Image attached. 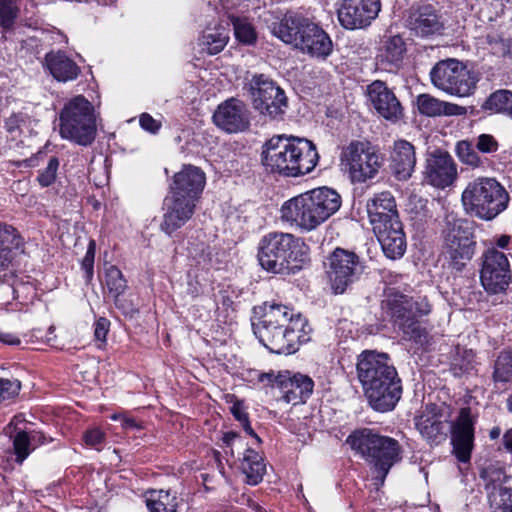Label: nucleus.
Returning a JSON list of instances; mask_svg holds the SVG:
<instances>
[{
    "label": "nucleus",
    "mask_w": 512,
    "mask_h": 512,
    "mask_svg": "<svg viewBox=\"0 0 512 512\" xmlns=\"http://www.w3.org/2000/svg\"><path fill=\"white\" fill-rule=\"evenodd\" d=\"M123 416H124V415H121V414H113V415L111 416V419H112V420H114V421L119 420V421H121V422H122V417H123Z\"/></svg>",
    "instance_id": "obj_62"
},
{
    "label": "nucleus",
    "mask_w": 512,
    "mask_h": 512,
    "mask_svg": "<svg viewBox=\"0 0 512 512\" xmlns=\"http://www.w3.org/2000/svg\"><path fill=\"white\" fill-rule=\"evenodd\" d=\"M475 147L483 154H493L498 151L499 143L491 134H480L475 140Z\"/></svg>",
    "instance_id": "obj_47"
},
{
    "label": "nucleus",
    "mask_w": 512,
    "mask_h": 512,
    "mask_svg": "<svg viewBox=\"0 0 512 512\" xmlns=\"http://www.w3.org/2000/svg\"><path fill=\"white\" fill-rule=\"evenodd\" d=\"M19 14L16 0H0V26L9 30L13 27Z\"/></svg>",
    "instance_id": "obj_43"
},
{
    "label": "nucleus",
    "mask_w": 512,
    "mask_h": 512,
    "mask_svg": "<svg viewBox=\"0 0 512 512\" xmlns=\"http://www.w3.org/2000/svg\"><path fill=\"white\" fill-rule=\"evenodd\" d=\"M418 110L422 115L429 117L436 116H459L466 113L463 106L441 101L429 94H421L417 97Z\"/></svg>",
    "instance_id": "obj_33"
},
{
    "label": "nucleus",
    "mask_w": 512,
    "mask_h": 512,
    "mask_svg": "<svg viewBox=\"0 0 512 512\" xmlns=\"http://www.w3.org/2000/svg\"><path fill=\"white\" fill-rule=\"evenodd\" d=\"M507 406L510 412H512V394L507 399Z\"/></svg>",
    "instance_id": "obj_64"
},
{
    "label": "nucleus",
    "mask_w": 512,
    "mask_h": 512,
    "mask_svg": "<svg viewBox=\"0 0 512 512\" xmlns=\"http://www.w3.org/2000/svg\"><path fill=\"white\" fill-rule=\"evenodd\" d=\"M455 153L459 161L473 169L483 166L484 161L478 155L475 143L469 140H461L456 143Z\"/></svg>",
    "instance_id": "obj_38"
},
{
    "label": "nucleus",
    "mask_w": 512,
    "mask_h": 512,
    "mask_svg": "<svg viewBox=\"0 0 512 512\" xmlns=\"http://www.w3.org/2000/svg\"><path fill=\"white\" fill-rule=\"evenodd\" d=\"M341 206V197L333 189L321 187L286 201L281 219L290 224H322Z\"/></svg>",
    "instance_id": "obj_7"
},
{
    "label": "nucleus",
    "mask_w": 512,
    "mask_h": 512,
    "mask_svg": "<svg viewBox=\"0 0 512 512\" xmlns=\"http://www.w3.org/2000/svg\"><path fill=\"white\" fill-rule=\"evenodd\" d=\"M423 174L428 184L445 189L457 179V164L448 152L436 150L427 155Z\"/></svg>",
    "instance_id": "obj_21"
},
{
    "label": "nucleus",
    "mask_w": 512,
    "mask_h": 512,
    "mask_svg": "<svg viewBox=\"0 0 512 512\" xmlns=\"http://www.w3.org/2000/svg\"><path fill=\"white\" fill-rule=\"evenodd\" d=\"M23 421L21 415L15 416L6 428V433L13 439V450L16 456V462L19 464H22L34 449V447H32V441H37L39 444L44 443L42 433L37 432L29 436L18 427Z\"/></svg>",
    "instance_id": "obj_29"
},
{
    "label": "nucleus",
    "mask_w": 512,
    "mask_h": 512,
    "mask_svg": "<svg viewBox=\"0 0 512 512\" xmlns=\"http://www.w3.org/2000/svg\"><path fill=\"white\" fill-rule=\"evenodd\" d=\"M481 108L493 114H502L512 118V91L499 89L492 92Z\"/></svg>",
    "instance_id": "obj_36"
},
{
    "label": "nucleus",
    "mask_w": 512,
    "mask_h": 512,
    "mask_svg": "<svg viewBox=\"0 0 512 512\" xmlns=\"http://www.w3.org/2000/svg\"><path fill=\"white\" fill-rule=\"evenodd\" d=\"M253 108L262 116L282 119L288 107L285 92L265 74H254L245 85Z\"/></svg>",
    "instance_id": "obj_12"
},
{
    "label": "nucleus",
    "mask_w": 512,
    "mask_h": 512,
    "mask_svg": "<svg viewBox=\"0 0 512 512\" xmlns=\"http://www.w3.org/2000/svg\"><path fill=\"white\" fill-rule=\"evenodd\" d=\"M370 224H393L399 222L395 198L390 192L377 194L367 204Z\"/></svg>",
    "instance_id": "obj_28"
},
{
    "label": "nucleus",
    "mask_w": 512,
    "mask_h": 512,
    "mask_svg": "<svg viewBox=\"0 0 512 512\" xmlns=\"http://www.w3.org/2000/svg\"><path fill=\"white\" fill-rule=\"evenodd\" d=\"M231 21L234 27L235 37L239 42L251 45L256 41L255 30L245 19L231 17Z\"/></svg>",
    "instance_id": "obj_42"
},
{
    "label": "nucleus",
    "mask_w": 512,
    "mask_h": 512,
    "mask_svg": "<svg viewBox=\"0 0 512 512\" xmlns=\"http://www.w3.org/2000/svg\"><path fill=\"white\" fill-rule=\"evenodd\" d=\"M408 26L417 36L427 37L439 33L443 29V22L432 5L422 4L411 7Z\"/></svg>",
    "instance_id": "obj_25"
},
{
    "label": "nucleus",
    "mask_w": 512,
    "mask_h": 512,
    "mask_svg": "<svg viewBox=\"0 0 512 512\" xmlns=\"http://www.w3.org/2000/svg\"><path fill=\"white\" fill-rule=\"evenodd\" d=\"M225 453L233 458L236 456L240 461L239 468L246 476V482L250 485H257L263 479L266 471V465L262 456L253 449L245 448L246 443L235 432H227L223 436Z\"/></svg>",
    "instance_id": "obj_16"
},
{
    "label": "nucleus",
    "mask_w": 512,
    "mask_h": 512,
    "mask_svg": "<svg viewBox=\"0 0 512 512\" xmlns=\"http://www.w3.org/2000/svg\"><path fill=\"white\" fill-rule=\"evenodd\" d=\"M511 240V237L509 235H502L497 239V246L499 248L505 249L509 242Z\"/></svg>",
    "instance_id": "obj_58"
},
{
    "label": "nucleus",
    "mask_w": 512,
    "mask_h": 512,
    "mask_svg": "<svg viewBox=\"0 0 512 512\" xmlns=\"http://www.w3.org/2000/svg\"><path fill=\"white\" fill-rule=\"evenodd\" d=\"M509 195L493 178H478L470 182L462 193V202L468 213L489 221L504 211Z\"/></svg>",
    "instance_id": "obj_11"
},
{
    "label": "nucleus",
    "mask_w": 512,
    "mask_h": 512,
    "mask_svg": "<svg viewBox=\"0 0 512 512\" xmlns=\"http://www.w3.org/2000/svg\"><path fill=\"white\" fill-rule=\"evenodd\" d=\"M21 383L18 379L0 378V403L18 396Z\"/></svg>",
    "instance_id": "obj_45"
},
{
    "label": "nucleus",
    "mask_w": 512,
    "mask_h": 512,
    "mask_svg": "<svg viewBox=\"0 0 512 512\" xmlns=\"http://www.w3.org/2000/svg\"><path fill=\"white\" fill-rule=\"evenodd\" d=\"M402 277L401 274H396L391 271L384 272L382 275L384 282L388 285L397 284Z\"/></svg>",
    "instance_id": "obj_55"
},
{
    "label": "nucleus",
    "mask_w": 512,
    "mask_h": 512,
    "mask_svg": "<svg viewBox=\"0 0 512 512\" xmlns=\"http://www.w3.org/2000/svg\"><path fill=\"white\" fill-rule=\"evenodd\" d=\"M45 67L59 82L73 81L81 73L80 67L63 51H51L45 55Z\"/></svg>",
    "instance_id": "obj_31"
},
{
    "label": "nucleus",
    "mask_w": 512,
    "mask_h": 512,
    "mask_svg": "<svg viewBox=\"0 0 512 512\" xmlns=\"http://www.w3.org/2000/svg\"><path fill=\"white\" fill-rule=\"evenodd\" d=\"M206 184V176L201 168L184 164L172 177L170 193L200 199Z\"/></svg>",
    "instance_id": "obj_24"
},
{
    "label": "nucleus",
    "mask_w": 512,
    "mask_h": 512,
    "mask_svg": "<svg viewBox=\"0 0 512 512\" xmlns=\"http://www.w3.org/2000/svg\"><path fill=\"white\" fill-rule=\"evenodd\" d=\"M406 53V43L399 35L386 38L377 54L381 65L398 68L403 62Z\"/></svg>",
    "instance_id": "obj_34"
},
{
    "label": "nucleus",
    "mask_w": 512,
    "mask_h": 512,
    "mask_svg": "<svg viewBox=\"0 0 512 512\" xmlns=\"http://www.w3.org/2000/svg\"><path fill=\"white\" fill-rule=\"evenodd\" d=\"M170 194L171 197L166 199L167 210L164 214L166 224H176L177 222L190 220L199 199L180 196L175 193Z\"/></svg>",
    "instance_id": "obj_32"
},
{
    "label": "nucleus",
    "mask_w": 512,
    "mask_h": 512,
    "mask_svg": "<svg viewBox=\"0 0 512 512\" xmlns=\"http://www.w3.org/2000/svg\"><path fill=\"white\" fill-rule=\"evenodd\" d=\"M480 281L483 288L491 294L507 289L511 281V271L508 258L503 252L491 248L482 255Z\"/></svg>",
    "instance_id": "obj_19"
},
{
    "label": "nucleus",
    "mask_w": 512,
    "mask_h": 512,
    "mask_svg": "<svg viewBox=\"0 0 512 512\" xmlns=\"http://www.w3.org/2000/svg\"><path fill=\"white\" fill-rule=\"evenodd\" d=\"M452 366L454 370H459L460 373H465L474 367V353L472 350L464 348H456L453 357Z\"/></svg>",
    "instance_id": "obj_44"
},
{
    "label": "nucleus",
    "mask_w": 512,
    "mask_h": 512,
    "mask_svg": "<svg viewBox=\"0 0 512 512\" xmlns=\"http://www.w3.org/2000/svg\"><path fill=\"white\" fill-rule=\"evenodd\" d=\"M26 115L19 112L13 113L5 119L4 128L13 136V138L20 136L21 126L25 123Z\"/></svg>",
    "instance_id": "obj_48"
},
{
    "label": "nucleus",
    "mask_w": 512,
    "mask_h": 512,
    "mask_svg": "<svg viewBox=\"0 0 512 512\" xmlns=\"http://www.w3.org/2000/svg\"><path fill=\"white\" fill-rule=\"evenodd\" d=\"M449 415L446 409L436 404H427L415 417V427L420 435L430 444L437 445L447 438L450 429ZM452 445L455 456L460 462L470 460L474 440L473 421L469 409H462L451 427Z\"/></svg>",
    "instance_id": "obj_4"
},
{
    "label": "nucleus",
    "mask_w": 512,
    "mask_h": 512,
    "mask_svg": "<svg viewBox=\"0 0 512 512\" xmlns=\"http://www.w3.org/2000/svg\"><path fill=\"white\" fill-rule=\"evenodd\" d=\"M465 1L467 2L468 5L471 6V8H474V6L480 2V0H465Z\"/></svg>",
    "instance_id": "obj_63"
},
{
    "label": "nucleus",
    "mask_w": 512,
    "mask_h": 512,
    "mask_svg": "<svg viewBox=\"0 0 512 512\" xmlns=\"http://www.w3.org/2000/svg\"><path fill=\"white\" fill-rule=\"evenodd\" d=\"M251 508L255 510L256 512H266L264 508H262L260 505L254 503L251 505Z\"/></svg>",
    "instance_id": "obj_61"
},
{
    "label": "nucleus",
    "mask_w": 512,
    "mask_h": 512,
    "mask_svg": "<svg viewBox=\"0 0 512 512\" xmlns=\"http://www.w3.org/2000/svg\"><path fill=\"white\" fill-rule=\"evenodd\" d=\"M271 32L284 43L293 45L311 57L325 59L333 50L330 36L303 17L286 14L281 21L273 23Z\"/></svg>",
    "instance_id": "obj_6"
},
{
    "label": "nucleus",
    "mask_w": 512,
    "mask_h": 512,
    "mask_svg": "<svg viewBox=\"0 0 512 512\" xmlns=\"http://www.w3.org/2000/svg\"><path fill=\"white\" fill-rule=\"evenodd\" d=\"M96 252V242L91 239L88 243L86 254L82 260L81 266L85 271L86 279L91 280L94 274V260Z\"/></svg>",
    "instance_id": "obj_49"
},
{
    "label": "nucleus",
    "mask_w": 512,
    "mask_h": 512,
    "mask_svg": "<svg viewBox=\"0 0 512 512\" xmlns=\"http://www.w3.org/2000/svg\"><path fill=\"white\" fill-rule=\"evenodd\" d=\"M430 78L436 88L457 97L471 95L477 83L474 73L457 59L436 63L430 71Z\"/></svg>",
    "instance_id": "obj_13"
},
{
    "label": "nucleus",
    "mask_w": 512,
    "mask_h": 512,
    "mask_svg": "<svg viewBox=\"0 0 512 512\" xmlns=\"http://www.w3.org/2000/svg\"><path fill=\"white\" fill-rule=\"evenodd\" d=\"M308 259V247L289 233H270L259 244L258 260L263 269L275 274L299 271Z\"/></svg>",
    "instance_id": "obj_5"
},
{
    "label": "nucleus",
    "mask_w": 512,
    "mask_h": 512,
    "mask_svg": "<svg viewBox=\"0 0 512 512\" xmlns=\"http://www.w3.org/2000/svg\"><path fill=\"white\" fill-rule=\"evenodd\" d=\"M416 165V151L412 143L396 140L390 153V168L398 180H408Z\"/></svg>",
    "instance_id": "obj_26"
},
{
    "label": "nucleus",
    "mask_w": 512,
    "mask_h": 512,
    "mask_svg": "<svg viewBox=\"0 0 512 512\" xmlns=\"http://www.w3.org/2000/svg\"><path fill=\"white\" fill-rule=\"evenodd\" d=\"M146 505L150 512H176L177 498L169 491L153 490L149 492Z\"/></svg>",
    "instance_id": "obj_37"
},
{
    "label": "nucleus",
    "mask_w": 512,
    "mask_h": 512,
    "mask_svg": "<svg viewBox=\"0 0 512 512\" xmlns=\"http://www.w3.org/2000/svg\"><path fill=\"white\" fill-rule=\"evenodd\" d=\"M491 512H512V488L500 486L489 494Z\"/></svg>",
    "instance_id": "obj_39"
},
{
    "label": "nucleus",
    "mask_w": 512,
    "mask_h": 512,
    "mask_svg": "<svg viewBox=\"0 0 512 512\" xmlns=\"http://www.w3.org/2000/svg\"><path fill=\"white\" fill-rule=\"evenodd\" d=\"M476 240L471 226H448L444 231V254L449 265L461 271L475 253Z\"/></svg>",
    "instance_id": "obj_17"
},
{
    "label": "nucleus",
    "mask_w": 512,
    "mask_h": 512,
    "mask_svg": "<svg viewBox=\"0 0 512 512\" xmlns=\"http://www.w3.org/2000/svg\"><path fill=\"white\" fill-rule=\"evenodd\" d=\"M352 450L366 458L374 467L377 481L382 485L390 469L401 460L397 440L374 433L370 429L353 432L346 439Z\"/></svg>",
    "instance_id": "obj_8"
},
{
    "label": "nucleus",
    "mask_w": 512,
    "mask_h": 512,
    "mask_svg": "<svg viewBox=\"0 0 512 512\" xmlns=\"http://www.w3.org/2000/svg\"><path fill=\"white\" fill-rule=\"evenodd\" d=\"M83 440L87 446L100 451L103 448L105 434L99 428H91L85 432Z\"/></svg>",
    "instance_id": "obj_51"
},
{
    "label": "nucleus",
    "mask_w": 512,
    "mask_h": 512,
    "mask_svg": "<svg viewBox=\"0 0 512 512\" xmlns=\"http://www.w3.org/2000/svg\"><path fill=\"white\" fill-rule=\"evenodd\" d=\"M88 202L92 205L94 210H98L101 207V203L94 198L89 199Z\"/></svg>",
    "instance_id": "obj_60"
},
{
    "label": "nucleus",
    "mask_w": 512,
    "mask_h": 512,
    "mask_svg": "<svg viewBox=\"0 0 512 512\" xmlns=\"http://www.w3.org/2000/svg\"><path fill=\"white\" fill-rule=\"evenodd\" d=\"M374 233L388 258L398 259L404 255L406 237L402 226H374Z\"/></svg>",
    "instance_id": "obj_30"
},
{
    "label": "nucleus",
    "mask_w": 512,
    "mask_h": 512,
    "mask_svg": "<svg viewBox=\"0 0 512 512\" xmlns=\"http://www.w3.org/2000/svg\"><path fill=\"white\" fill-rule=\"evenodd\" d=\"M341 163L353 183H365L378 174L383 158L369 142L356 140L343 149Z\"/></svg>",
    "instance_id": "obj_14"
},
{
    "label": "nucleus",
    "mask_w": 512,
    "mask_h": 512,
    "mask_svg": "<svg viewBox=\"0 0 512 512\" xmlns=\"http://www.w3.org/2000/svg\"><path fill=\"white\" fill-rule=\"evenodd\" d=\"M318 160L316 145L306 138L275 135L262 146L261 163L270 174L304 176L314 170Z\"/></svg>",
    "instance_id": "obj_3"
},
{
    "label": "nucleus",
    "mask_w": 512,
    "mask_h": 512,
    "mask_svg": "<svg viewBox=\"0 0 512 512\" xmlns=\"http://www.w3.org/2000/svg\"><path fill=\"white\" fill-rule=\"evenodd\" d=\"M106 285L107 288L115 298L117 304L118 297L122 295L127 287L126 280L123 277L122 272L115 266H111L106 271Z\"/></svg>",
    "instance_id": "obj_41"
},
{
    "label": "nucleus",
    "mask_w": 512,
    "mask_h": 512,
    "mask_svg": "<svg viewBox=\"0 0 512 512\" xmlns=\"http://www.w3.org/2000/svg\"><path fill=\"white\" fill-rule=\"evenodd\" d=\"M254 335L270 352L293 354L310 339L307 320L292 308L276 303H264L254 308Z\"/></svg>",
    "instance_id": "obj_1"
},
{
    "label": "nucleus",
    "mask_w": 512,
    "mask_h": 512,
    "mask_svg": "<svg viewBox=\"0 0 512 512\" xmlns=\"http://www.w3.org/2000/svg\"><path fill=\"white\" fill-rule=\"evenodd\" d=\"M228 40V30L224 26L218 25L214 29H207L203 32L199 39V45L209 55H215L225 48Z\"/></svg>",
    "instance_id": "obj_35"
},
{
    "label": "nucleus",
    "mask_w": 512,
    "mask_h": 512,
    "mask_svg": "<svg viewBox=\"0 0 512 512\" xmlns=\"http://www.w3.org/2000/svg\"><path fill=\"white\" fill-rule=\"evenodd\" d=\"M141 128L149 133L156 134L162 127L159 120L154 119L149 113H142L139 117Z\"/></svg>",
    "instance_id": "obj_52"
},
{
    "label": "nucleus",
    "mask_w": 512,
    "mask_h": 512,
    "mask_svg": "<svg viewBox=\"0 0 512 512\" xmlns=\"http://www.w3.org/2000/svg\"><path fill=\"white\" fill-rule=\"evenodd\" d=\"M58 167V158L51 157L47 163V166L39 173L37 177V180L42 187H48L55 182Z\"/></svg>",
    "instance_id": "obj_46"
},
{
    "label": "nucleus",
    "mask_w": 512,
    "mask_h": 512,
    "mask_svg": "<svg viewBox=\"0 0 512 512\" xmlns=\"http://www.w3.org/2000/svg\"><path fill=\"white\" fill-rule=\"evenodd\" d=\"M109 325L110 323L106 318H99L95 322L94 335L96 340L102 343L105 342L109 330Z\"/></svg>",
    "instance_id": "obj_53"
},
{
    "label": "nucleus",
    "mask_w": 512,
    "mask_h": 512,
    "mask_svg": "<svg viewBox=\"0 0 512 512\" xmlns=\"http://www.w3.org/2000/svg\"><path fill=\"white\" fill-rule=\"evenodd\" d=\"M257 378L261 383L278 388L283 401L292 405L305 403L314 388V382L309 376L301 373L293 374L287 370L260 372Z\"/></svg>",
    "instance_id": "obj_15"
},
{
    "label": "nucleus",
    "mask_w": 512,
    "mask_h": 512,
    "mask_svg": "<svg viewBox=\"0 0 512 512\" xmlns=\"http://www.w3.org/2000/svg\"><path fill=\"white\" fill-rule=\"evenodd\" d=\"M356 368L371 407L380 412L392 410L401 398L402 385L389 356L364 351L358 356Z\"/></svg>",
    "instance_id": "obj_2"
},
{
    "label": "nucleus",
    "mask_w": 512,
    "mask_h": 512,
    "mask_svg": "<svg viewBox=\"0 0 512 512\" xmlns=\"http://www.w3.org/2000/svg\"><path fill=\"white\" fill-rule=\"evenodd\" d=\"M385 303L395 327L403 333L404 338L423 344L426 341L427 332L417 318L431 312V305L427 298L409 297L388 289Z\"/></svg>",
    "instance_id": "obj_10"
},
{
    "label": "nucleus",
    "mask_w": 512,
    "mask_h": 512,
    "mask_svg": "<svg viewBox=\"0 0 512 512\" xmlns=\"http://www.w3.org/2000/svg\"><path fill=\"white\" fill-rule=\"evenodd\" d=\"M58 132L64 140L84 147L91 145L97 135L93 104L83 95H76L66 101L59 112Z\"/></svg>",
    "instance_id": "obj_9"
},
{
    "label": "nucleus",
    "mask_w": 512,
    "mask_h": 512,
    "mask_svg": "<svg viewBox=\"0 0 512 512\" xmlns=\"http://www.w3.org/2000/svg\"><path fill=\"white\" fill-rule=\"evenodd\" d=\"M0 341L9 345H19L21 342L17 336L12 334L0 335Z\"/></svg>",
    "instance_id": "obj_56"
},
{
    "label": "nucleus",
    "mask_w": 512,
    "mask_h": 512,
    "mask_svg": "<svg viewBox=\"0 0 512 512\" xmlns=\"http://www.w3.org/2000/svg\"><path fill=\"white\" fill-rule=\"evenodd\" d=\"M213 121L227 133L244 132L250 126L249 110L242 100L231 97L218 105Z\"/></svg>",
    "instance_id": "obj_23"
},
{
    "label": "nucleus",
    "mask_w": 512,
    "mask_h": 512,
    "mask_svg": "<svg viewBox=\"0 0 512 512\" xmlns=\"http://www.w3.org/2000/svg\"><path fill=\"white\" fill-rule=\"evenodd\" d=\"M366 96L376 113L385 120L395 123L403 117V107L386 82L375 80L370 83Z\"/></svg>",
    "instance_id": "obj_22"
},
{
    "label": "nucleus",
    "mask_w": 512,
    "mask_h": 512,
    "mask_svg": "<svg viewBox=\"0 0 512 512\" xmlns=\"http://www.w3.org/2000/svg\"><path fill=\"white\" fill-rule=\"evenodd\" d=\"M501 434V431L498 427L496 428H493L491 431H490V437L491 439H496L500 436Z\"/></svg>",
    "instance_id": "obj_59"
},
{
    "label": "nucleus",
    "mask_w": 512,
    "mask_h": 512,
    "mask_svg": "<svg viewBox=\"0 0 512 512\" xmlns=\"http://www.w3.org/2000/svg\"><path fill=\"white\" fill-rule=\"evenodd\" d=\"M381 0H340L337 18L346 30L366 29L377 19Z\"/></svg>",
    "instance_id": "obj_20"
},
{
    "label": "nucleus",
    "mask_w": 512,
    "mask_h": 512,
    "mask_svg": "<svg viewBox=\"0 0 512 512\" xmlns=\"http://www.w3.org/2000/svg\"><path fill=\"white\" fill-rule=\"evenodd\" d=\"M493 379L496 382H512V351H502L494 364Z\"/></svg>",
    "instance_id": "obj_40"
},
{
    "label": "nucleus",
    "mask_w": 512,
    "mask_h": 512,
    "mask_svg": "<svg viewBox=\"0 0 512 512\" xmlns=\"http://www.w3.org/2000/svg\"><path fill=\"white\" fill-rule=\"evenodd\" d=\"M121 426L126 431H134L142 429V425L138 423L134 418L124 415L122 417Z\"/></svg>",
    "instance_id": "obj_54"
},
{
    "label": "nucleus",
    "mask_w": 512,
    "mask_h": 512,
    "mask_svg": "<svg viewBox=\"0 0 512 512\" xmlns=\"http://www.w3.org/2000/svg\"><path fill=\"white\" fill-rule=\"evenodd\" d=\"M231 412L233 416L240 422L241 426L244 428L246 433L253 436L258 442H260L259 437L254 433L249 423L248 415L244 410L243 405L239 402L234 403L233 406L231 407Z\"/></svg>",
    "instance_id": "obj_50"
},
{
    "label": "nucleus",
    "mask_w": 512,
    "mask_h": 512,
    "mask_svg": "<svg viewBox=\"0 0 512 512\" xmlns=\"http://www.w3.org/2000/svg\"><path fill=\"white\" fill-rule=\"evenodd\" d=\"M24 240L14 226H0V271L14 266L18 255L24 253Z\"/></svg>",
    "instance_id": "obj_27"
},
{
    "label": "nucleus",
    "mask_w": 512,
    "mask_h": 512,
    "mask_svg": "<svg viewBox=\"0 0 512 512\" xmlns=\"http://www.w3.org/2000/svg\"><path fill=\"white\" fill-rule=\"evenodd\" d=\"M505 448L512 452V429L508 430L503 438Z\"/></svg>",
    "instance_id": "obj_57"
},
{
    "label": "nucleus",
    "mask_w": 512,
    "mask_h": 512,
    "mask_svg": "<svg viewBox=\"0 0 512 512\" xmlns=\"http://www.w3.org/2000/svg\"><path fill=\"white\" fill-rule=\"evenodd\" d=\"M363 273L359 257L354 253L336 248L330 257L328 278L335 294H342Z\"/></svg>",
    "instance_id": "obj_18"
}]
</instances>
